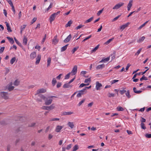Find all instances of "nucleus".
I'll list each match as a JSON object with an SVG mask.
<instances>
[{"label":"nucleus","mask_w":151,"mask_h":151,"mask_svg":"<svg viewBox=\"0 0 151 151\" xmlns=\"http://www.w3.org/2000/svg\"><path fill=\"white\" fill-rule=\"evenodd\" d=\"M84 26V25L80 24L79 26L76 27L75 29H76L77 30V29H78L82 28V27H83Z\"/></svg>","instance_id":"obj_48"},{"label":"nucleus","mask_w":151,"mask_h":151,"mask_svg":"<svg viewBox=\"0 0 151 151\" xmlns=\"http://www.w3.org/2000/svg\"><path fill=\"white\" fill-rule=\"evenodd\" d=\"M70 83H69V82L63 85V88H70L72 87V85H70Z\"/></svg>","instance_id":"obj_13"},{"label":"nucleus","mask_w":151,"mask_h":151,"mask_svg":"<svg viewBox=\"0 0 151 151\" xmlns=\"http://www.w3.org/2000/svg\"><path fill=\"white\" fill-rule=\"evenodd\" d=\"M60 120V119L58 118H53L50 119V121H59Z\"/></svg>","instance_id":"obj_38"},{"label":"nucleus","mask_w":151,"mask_h":151,"mask_svg":"<svg viewBox=\"0 0 151 151\" xmlns=\"http://www.w3.org/2000/svg\"><path fill=\"white\" fill-rule=\"evenodd\" d=\"M91 86H90L88 87H86L85 88H83V89L85 90V93H86L87 89H88L89 88H91Z\"/></svg>","instance_id":"obj_56"},{"label":"nucleus","mask_w":151,"mask_h":151,"mask_svg":"<svg viewBox=\"0 0 151 151\" xmlns=\"http://www.w3.org/2000/svg\"><path fill=\"white\" fill-rule=\"evenodd\" d=\"M46 99H47V98L43 95L39 94L37 97L36 100L38 102H42V99L45 100Z\"/></svg>","instance_id":"obj_2"},{"label":"nucleus","mask_w":151,"mask_h":151,"mask_svg":"<svg viewBox=\"0 0 151 151\" xmlns=\"http://www.w3.org/2000/svg\"><path fill=\"white\" fill-rule=\"evenodd\" d=\"M0 95L2 97L5 99H9L8 93L5 92H0Z\"/></svg>","instance_id":"obj_4"},{"label":"nucleus","mask_w":151,"mask_h":151,"mask_svg":"<svg viewBox=\"0 0 151 151\" xmlns=\"http://www.w3.org/2000/svg\"><path fill=\"white\" fill-rule=\"evenodd\" d=\"M147 77H145L144 75L140 79V81H142L143 80H147Z\"/></svg>","instance_id":"obj_51"},{"label":"nucleus","mask_w":151,"mask_h":151,"mask_svg":"<svg viewBox=\"0 0 151 151\" xmlns=\"http://www.w3.org/2000/svg\"><path fill=\"white\" fill-rule=\"evenodd\" d=\"M133 90L134 92L136 93L139 94L141 93L142 91H137L136 90V88L135 87H134L133 88Z\"/></svg>","instance_id":"obj_29"},{"label":"nucleus","mask_w":151,"mask_h":151,"mask_svg":"<svg viewBox=\"0 0 151 151\" xmlns=\"http://www.w3.org/2000/svg\"><path fill=\"white\" fill-rule=\"evenodd\" d=\"M19 81L18 80H16L14 82L13 84L15 86H17L19 84Z\"/></svg>","instance_id":"obj_34"},{"label":"nucleus","mask_w":151,"mask_h":151,"mask_svg":"<svg viewBox=\"0 0 151 151\" xmlns=\"http://www.w3.org/2000/svg\"><path fill=\"white\" fill-rule=\"evenodd\" d=\"M117 109V110L119 111H123L124 110V108L121 106L118 107Z\"/></svg>","instance_id":"obj_41"},{"label":"nucleus","mask_w":151,"mask_h":151,"mask_svg":"<svg viewBox=\"0 0 151 151\" xmlns=\"http://www.w3.org/2000/svg\"><path fill=\"white\" fill-rule=\"evenodd\" d=\"M119 81V80H112L111 81V83L112 84H113L115 83H116V82H117Z\"/></svg>","instance_id":"obj_62"},{"label":"nucleus","mask_w":151,"mask_h":151,"mask_svg":"<svg viewBox=\"0 0 151 151\" xmlns=\"http://www.w3.org/2000/svg\"><path fill=\"white\" fill-rule=\"evenodd\" d=\"M16 60L15 57L12 58L10 60V63L11 64H13L15 62Z\"/></svg>","instance_id":"obj_36"},{"label":"nucleus","mask_w":151,"mask_h":151,"mask_svg":"<svg viewBox=\"0 0 151 151\" xmlns=\"http://www.w3.org/2000/svg\"><path fill=\"white\" fill-rule=\"evenodd\" d=\"M102 86L101 84L99 83L98 81H97L96 82V88L97 90H100V88L102 87Z\"/></svg>","instance_id":"obj_10"},{"label":"nucleus","mask_w":151,"mask_h":151,"mask_svg":"<svg viewBox=\"0 0 151 151\" xmlns=\"http://www.w3.org/2000/svg\"><path fill=\"white\" fill-rule=\"evenodd\" d=\"M71 37V35L70 34L63 41L64 42H68L70 40Z\"/></svg>","instance_id":"obj_17"},{"label":"nucleus","mask_w":151,"mask_h":151,"mask_svg":"<svg viewBox=\"0 0 151 151\" xmlns=\"http://www.w3.org/2000/svg\"><path fill=\"white\" fill-rule=\"evenodd\" d=\"M77 66L76 65L74 66L71 72L70 73L71 75L73 76L75 75L77 71Z\"/></svg>","instance_id":"obj_5"},{"label":"nucleus","mask_w":151,"mask_h":151,"mask_svg":"<svg viewBox=\"0 0 151 151\" xmlns=\"http://www.w3.org/2000/svg\"><path fill=\"white\" fill-rule=\"evenodd\" d=\"M63 128V127L62 126L58 125L56 127L55 131L57 132H59Z\"/></svg>","instance_id":"obj_16"},{"label":"nucleus","mask_w":151,"mask_h":151,"mask_svg":"<svg viewBox=\"0 0 151 151\" xmlns=\"http://www.w3.org/2000/svg\"><path fill=\"white\" fill-rule=\"evenodd\" d=\"M104 62L108 61L109 60V57L102 59Z\"/></svg>","instance_id":"obj_50"},{"label":"nucleus","mask_w":151,"mask_h":151,"mask_svg":"<svg viewBox=\"0 0 151 151\" xmlns=\"http://www.w3.org/2000/svg\"><path fill=\"white\" fill-rule=\"evenodd\" d=\"M141 128L143 129H146V127L145 126V124L144 123H141L140 124Z\"/></svg>","instance_id":"obj_42"},{"label":"nucleus","mask_w":151,"mask_h":151,"mask_svg":"<svg viewBox=\"0 0 151 151\" xmlns=\"http://www.w3.org/2000/svg\"><path fill=\"white\" fill-rule=\"evenodd\" d=\"M89 85V83H88L87 84H84V83H81L79 86V88H82V87H83V86H88V85Z\"/></svg>","instance_id":"obj_45"},{"label":"nucleus","mask_w":151,"mask_h":151,"mask_svg":"<svg viewBox=\"0 0 151 151\" xmlns=\"http://www.w3.org/2000/svg\"><path fill=\"white\" fill-rule=\"evenodd\" d=\"M141 119L140 120L141 122H142L141 123L145 122L146 121V120L145 119L141 117Z\"/></svg>","instance_id":"obj_64"},{"label":"nucleus","mask_w":151,"mask_h":151,"mask_svg":"<svg viewBox=\"0 0 151 151\" xmlns=\"http://www.w3.org/2000/svg\"><path fill=\"white\" fill-rule=\"evenodd\" d=\"M121 16V15H119L114 18L112 20V22H114L117 20Z\"/></svg>","instance_id":"obj_52"},{"label":"nucleus","mask_w":151,"mask_h":151,"mask_svg":"<svg viewBox=\"0 0 151 151\" xmlns=\"http://www.w3.org/2000/svg\"><path fill=\"white\" fill-rule=\"evenodd\" d=\"M58 40L57 39V36H55L52 40V43L53 44L55 45L58 43Z\"/></svg>","instance_id":"obj_18"},{"label":"nucleus","mask_w":151,"mask_h":151,"mask_svg":"<svg viewBox=\"0 0 151 151\" xmlns=\"http://www.w3.org/2000/svg\"><path fill=\"white\" fill-rule=\"evenodd\" d=\"M79 48V47L77 46L76 47L74 48L72 50V52L73 54Z\"/></svg>","instance_id":"obj_40"},{"label":"nucleus","mask_w":151,"mask_h":151,"mask_svg":"<svg viewBox=\"0 0 151 151\" xmlns=\"http://www.w3.org/2000/svg\"><path fill=\"white\" fill-rule=\"evenodd\" d=\"M145 39V37L144 36H143L141 37L137 41V42L138 43H140L143 41Z\"/></svg>","instance_id":"obj_27"},{"label":"nucleus","mask_w":151,"mask_h":151,"mask_svg":"<svg viewBox=\"0 0 151 151\" xmlns=\"http://www.w3.org/2000/svg\"><path fill=\"white\" fill-rule=\"evenodd\" d=\"M53 7V3H51L50 5L48 7V8L47 9V11H48L50 9L52 8Z\"/></svg>","instance_id":"obj_49"},{"label":"nucleus","mask_w":151,"mask_h":151,"mask_svg":"<svg viewBox=\"0 0 151 151\" xmlns=\"http://www.w3.org/2000/svg\"><path fill=\"white\" fill-rule=\"evenodd\" d=\"M12 82H11L10 83V85L9 86V87L8 88V90L9 91H11L13 90L14 88V87L13 86H12Z\"/></svg>","instance_id":"obj_25"},{"label":"nucleus","mask_w":151,"mask_h":151,"mask_svg":"<svg viewBox=\"0 0 151 151\" xmlns=\"http://www.w3.org/2000/svg\"><path fill=\"white\" fill-rule=\"evenodd\" d=\"M61 85V83L60 82H58L57 85V87L58 88L60 87Z\"/></svg>","instance_id":"obj_61"},{"label":"nucleus","mask_w":151,"mask_h":151,"mask_svg":"<svg viewBox=\"0 0 151 151\" xmlns=\"http://www.w3.org/2000/svg\"><path fill=\"white\" fill-rule=\"evenodd\" d=\"M57 83V81L55 78H53L52 79V83L53 86H55V84Z\"/></svg>","instance_id":"obj_33"},{"label":"nucleus","mask_w":151,"mask_h":151,"mask_svg":"<svg viewBox=\"0 0 151 151\" xmlns=\"http://www.w3.org/2000/svg\"><path fill=\"white\" fill-rule=\"evenodd\" d=\"M5 49L4 47H2L0 49V53H2L4 51V49Z\"/></svg>","instance_id":"obj_58"},{"label":"nucleus","mask_w":151,"mask_h":151,"mask_svg":"<svg viewBox=\"0 0 151 151\" xmlns=\"http://www.w3.org/2000/svg\"><path fill=\"white\" fill-rule=\"evenodd\" d=\"M93 17H91L89 19L85 21V23H89L91 22L93 19Z\"/></svg>","instance_id":"obj_39"},{"label":"nucleus","mask_w":151,"mask_h":151,"mask_svg":"<svg viewBox=\"0 0 151 151\" xmlns=\"http://www.w3.org/2000/svg\"><path fill=\"white\" fill-rule=\"evenodd\" d=\"M6 38L9 40L10 42L12 44L14 43V41L12 38H11L9 37H7Z\"/></svg>","instance_id":"obj_26"},{"label":"nucleus","mask_w":151,"mask_h":151,"mask_svg":"<svg viewBox=\"0 0 151 151\" xmlns=\"http://www.w3.org/2000/svg\"><path fill=\"white\" fill-rule=\"evenodd\" d=\"M46 92V90L45 89L42 88L40 89L37 90V93L36 95L42 93H45Z\"/></svg>","instance_id":"obj_7"},{"label":"nucleus","mask_w":151,"mask_h":151,"mask_svg":"<svg viewBox=\"0 0 151 151\" xmlns=\"http://www.w3.org/2000/svg\"><path fill=\"white\" fill-rule=\"evenodd\" d=\"M51 58L50 57H48L47 59V67H49L50 64L51 63Z\"/></svg>","instance_id":"obj_30"},{"label":"nucleus","mask_w":151,"mask_h":151,"mask_svg":"<svg viewBox=\"0 0 151 151\" xmlns=\"http://www.w3.org/2000/svg\"><path fill=\"white\" fill-rule=\"evenodd\" d=\"M60 12V11H58L56 13H53L51 15L49 18V20L50 23H51L54 20L55 18V16L59 14Z\"/></svg>","instance_id":"obj_3"},{"label":"nucleus","mask_w":151,"mask_h":151,"mask_svg":"<svg viewBox=\"0 0 151 151\" xmlns=\"http://www.w3.org/2000/svg\"><path fill=\"white\" fill-rule=\"evenodd\" d=\"M6 25L7 27V29L9 32H12V30L11 29V28L9 26V24L8 22H5Z\"/></svg>","instance_id":"obj_21"},{"label":"nucleus","mask_w":151,"mask_h":151,"mask_svg":"<svg viewBox=\"0 0 151 151\" xmlns=\"http://www.w3.org/2000/svg\"><path fill=\"white\" fill-rule=\"evenodd\" d=\"M45 104L46 105H48L51 104L52 102V99H49L48 100L47 98L45 99Z\"/></svg>","instance_id":"obj_9"},{"label":"nucleus","mask_w":151,"mask_h":151,"mask_svg":"<svg viewBox=\"0 0 151 151\" xmlns=\"http://www.w3.org/2000/svg\"><path fill=\"white\" fill-rule=\"evenodd\" d=\"M109 97H114V93H109Z\"/></svg>","instance_id":"obj_63"},{"label":"nucleus","mask_w":151,"mask_h":151,"mask_svg":"<svg viewBox=\"0 0 151 151\" xmlns=\"http://www.w3.org/2000/svg\"><path fill=\"white\" fill-rule=\"evenodd\" d=\"M142 50V48H139L137 51V52L135 54L134 56H137L138 55L140 54L141 51Z\"/></svg>","instance_id":"obj_28"},{"label":"nucleus","mask_w":151,"mask_h":151,"mask_svg":"<svg viewBox=\"0 0 151 151\" xmlns=\"http://www.w3.org/2000/svg\"><path fill=\"white\" fill-rule=\"evenodd\" d=\"M85 99H82L81 101L78 105V106H80L82 104H83L85 101Z\"/></svg>","instance_id":"obj_47"},{"label":"nucleus","mask_w":151,"mask_h":151,"mask_svg":"<svg viewBox=\"0 0 151 151\" xmlns=\"http://www.w3.org/2000/svg\"><path fill=\"white\" fill-rule=\"evenodd\" d=\"M91 37V35H90L89 36H88V37L86 38L85 39H84L83 41L82 42H84L86 40H87L90 39Z\"/></svg>","instance_id":"obj_54"},{"label":"nucleus","mask_w":151,"mask_h":151,"mask_svg":"<svg viewBox=\"0 0 151 151\" xmlns=\"http://www.w3.org/2000/svg\"><path fill=\"white\" fill-rule=\"evenodd\" d=\"M105 67V65L102 64L100 65H98L96 67V68L97 70L102 69V68H104Z\"/></svg>","instance_id":"obj_24"},{"label":"nucleus","mask_w":151,"mask_h":151,"mask_svg":"<svg viewBox=\"0 0 151 151\" xmlns=\"http://www.w3.org/2000/svg\"><path fill=\"white\" fill-rule=\"evenodd\" d=\"M91 78H88L86 79L84 81V83H89L91 81Z\"/></svg>","instance_id":"obj_46"},{"label":"nucleus","mask_w":151,"mask_h":151,"mask_svg":"<svg viewBox=\"0 0 151 151\" xmlns=\"http://www.w3.org/2000/svg\"><path fill=\"white\" fill-rule=\"evenodd\" d=\"M36 56L37 54L35 52H32L30 54V58L32 60L34 59Z\"/></svg>","instance_id":"obj_11"},{"label":"nucleus","mask_w":151,"mask_h":151,"mask_svg":"<svg viewBox=\"0 0 151 151\" xmlns=\"http://www.w3.org/2000/svg\"><path fill=\"white\" fill-rule=\"evenodd\" d=\"M114 39V38H111V39H109L107 41H106V42L104 44L106 45H108V44H109L111 41H112Z\"/></svg>","instance_id":"obj_32"},{"label":"nucleus","mask_w":151,"mask_h":151,"mask_svg":"<svg viewBox=\"0 0 151 151\" xmlns=\"http://www.w3.org/2000/svg\"><path fill=\"white\" fill-rule=\"evenodd\" d=\"M124 3H120L116 5L113 8V9H117L123 5Z\"/></svg>","instance_id":"obj_6"},{"label":"nucleus","mask_w":151,"mask_h":151,"mask_svg":"<svg viewBox=\"0 0 151 151\" xmlns=\"http://www.w3.org/2000/svg\"><path fill=\"white\" fill-rule=\"evenodd\" d=\"M68 45H66L64 46L63 47L60 48V51L61 52H63L65 51L66 49H67V47L68 46Z\"/></svg>","instance_id":"obj_22"},{"label":"nucleus","mask_w":151,"mask_h":151,"mask_svg":"<svg viewBox=\"0 0 151 151\" xmlns=\"http://www.w3.org/2000/svg\"><path fill=\"white\" fill-rule=\"evenodd\" d=\"M55 108L54 104H52L50 106H43L42 108L44 110H51Z\"/></svg>","instance_id":"obj_1"},{"label":"nucleus","mask_w":151,"mask_h":151,"mask_svg":"<svg viewBox=\"0 0 151 151\" xmlns=\"http://www.w3.org/2000/svg\"><path fill=\"white\" fill-rule=\"evenodd\" d=\"M84 93H85V90H83V89L79 91H78V93L77 95V97H81L82 95Z\"/></svg>","instance_id":"obj_8"},{"label":"nucleus","mask_w":151,"mask_h":151,"mask_svg":"<svg viewBox=\"0 0 151 151\" xmlns=\"http://www.w3.org/2000/svg\"><path fill=\"white\" fill-rule=\"evenodd\" d=\"M79 148L78 146L77 145H76L73 147L72 151H76Z\"/></svg>","instance_id":"obj_31"},{"label":"nucleus","mask_w":151,"mask_h":151,"mask_svg":"<svg viewBox=\"0 0 151 151\" xmlns=\"http://www.w3.org/2000/svg\"><path fill=\"white\" fill-rule=\"evenodd\" d=\"M103 10V9L99 10L97 13V15L98 16L100 15L101 14Z\"/></svg>","instance_id":"obj_55"},{"label":"nucleus","mask_w":151,"mask_h":151,"mask_svg":"<svg viewBox=\"0 0 151 151\" xmlns=\"http://www.w3.org/2000/svg\"><path fill=\"white\" fill-rule=\"evenodd\" d=\"M70 73H68L67 75H66L65 76V79H68L70 77Z\"/></svg>","instance_id":"obj_57"},{"label":"nucleus","mask_w":151,"mask_h":151,"mask_svg":"<svg viewBox=\"0 0 151 151\" xmlns=\"http://www.w3.org/2000/svg\"><path fill=\"white\" fill-rule=\"evenodd\" d=\"M27 38L26 36H24V38L23 40V44L24 45H26L27 44Z\"/></svg>","instance_id":"obj_20"},{"label":"nucleus","mask_w":151,"mask_h":151,"mask_svg":"<svg viewBox=\"0 0 151 151\" xmlns=\"http://www.w3.org/2000/svg\"><path fill=\"white\" fill-rule=\"evenodd\" d=\"M119 92L121 94L123 95V94H124V93H125L126 92V91L124 90H120Z\"/></svg>","instance_id":"obj_53"},{"label":"nucleus","mask_w":151,"mask_h":151,"mask_svg":"<svg viewBox=\"0 0 151 151\" xmlns=\"http://www.w3.org/2000/svg\"><path fill=\"white\" fill-rule=\"evenodd\" d=\"M129 22L127 23V24L122 25L120 28V29H122V30H123L125 28L127 27H128V25L129 24Z\"/></svg>","instance_id":"obj_23"},{"label":"nucleus","mask_w":151,"mask_h":151,"mask_svg":"<svg viewBox=\"0 0 151 151\" xmlns=\"http://www.w3.org/2000/svg\"><path fill=\"white\" fill-rule=\"evenodd\" d=\"M14 40L16 42V43L17 44L19 45L20 46H22V44L21 43L19 42V41H18V40L16 39V38L15 37L14 38Z\"/></svg>","instance_id":"obj_37"},{"label":"nucleus","mask_w":151,"mask_h":151,"mask_svg":"<svg viewBox=\"0 0 151 151\" xmlns=\"http://www.w3.org/2000/svg\"><path fill=\"white\" fill-rule=\"evenodd\" d=\"M133 4L132 1H130L127 6V10L129 11L130 10Z\"/></svg>","instance_id":"obj_14"},{"label":"nucleus","mask_w":151,"mask_h":151,"mask_svg":"<svg viewBox=\"0 0 151 151\" xmlns=\"http://www.w3.org/2000/svg\"><path fill=\"white\" fill-rule=\"evenodd\" d=\"M99 45H98L96 47L93 49L92 50V52H93L96 51L98 49L99 47Z\"/></svg>","instance_id":"obj_44"},{"label":"nucleus","mask_w":151,"mask_h":151,"mask_svg":"<svg viewBox=\"0 0 151 151\" xmlns=\"http://www.w3.org/2000/svg\"><path fill=\"white\" fill-rule=\"evenodd\" d=\"M41 58V55L40 54H38L37 55V58H36V61L35 62V64L36 65L38 64L40 61Z\"/></svg>","instance_id":"obj_12"},{"label":"nucleus","mask_w":151,"mask_h":151,"mask_svg":"<svg viewBox=\"0 0 151 151\" xmlns=\"http://www.w3.org/2000/svg\"><path fill=\"white\" fill-rule=\"evenodd\" d=\"M72 22H73L72 20H70L69 21H68L67 24L65 25V27H68L70 26V25L72 24Z\"/></svg>","instance_id":"obj_35"},{"label":"nucleus","mask_w":151,"mask_h":151,"mask_svg":"<svg viewBox=\"0 0 151 151\" xmlns=\"http://www.w3.org/2000/svg\"><path fill=\"white\" fill-rule=\"evenodd\" d=\"M67 124L72 129H73L74 127V125L73 122H68Z\"/></svg>","instance_id":"obj_19"},{"label":"nucleus","mask_w":151,"mask_h":151,"mask_svg":"<svg viewBox=\"0 0 151 151\" xmlns=\"http://www.w3.org/2000/svg\"><path fill=\"white\" fill-rule=\"evenodd\" d=\"M125 94L126 96H127V97L128 98H129L131 97V96L129 94V91H127L125 93Z\"/></svg>","instance_id":"obj_43"},{"label":"nucleus","mask_w":151,"mask_h":151,"mask_svg":"<svg viewBox=\"0 0 151 151\" xmlns=\"http://www.w3.org/2000/svg\"><path fill=\"white\" fill-rule=\"evenodd\" d=\"M37 20V18L36 17H34L32 19V21L31 22V24H33L34 22H35Z\"/></svg>","instance_id":"obj_60"},{"label":"nucleus","mask_w":151,"mask_h":151,"mask_svg":"<svg viewBox=\"0 0 151 151\" xmlns=\"http://www.w3.org/2000/svg\"><path fill=\"white\" fill-rule=\"evenodd\" d=\"M145 136L146 137L148 138H151V134H146L145 135Z\"/></svg>","instance_id":"obj_59"},{"label":"nucleus","mask_w":151,"mask_h":151,"mask_svg":"<svg viewBox=\"0 0 151 151\" xmlns=\"http://www.w3.org/2000/svg\"><path fill=\"white\" fill-rule=\"evenodd\" d=\"M73 113L71 111H64L62 113L63 115H69L73 114Z\"/></svg>","instance_id":"obj_15"}]
</instances>
